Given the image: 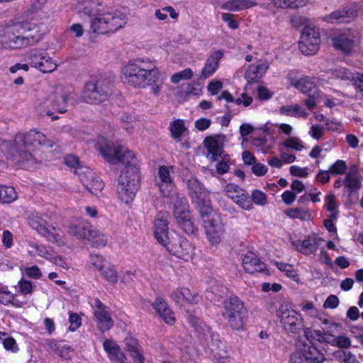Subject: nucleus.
Instances as JSON below:
<instances>
[{
    "instance_id": "nucleus-1",
    "label": "nucleus",
    "mask_w": 363,
    "mask_h": 363,
    "mask_svg": "<svg viewBox=\"0 0 363 363\" xmlns=\"http://www.w3.org/2000/svg\"><path fill=\"white\" fill-rule=\"evenodd\" d=\"M174 172V167L172 165H159L155 174V185L161 195L172 203L173 214L180 228L187 234H194L196 228L191 221L188 203L177 191Z\"/></svg>"
},
{
    "instance_id": "nucleus-2",
    "label": "nucleus",
    "mask_w": 363,
    "mask_h": 363,
    "mask_svg": "<svg viewBox=\"0 0 363 363\" xmlns=\"http://www.w3.org/2000/svg\"><path fill=\"white\" fill-rule=\"evenodd\" d=\"M122 81L134 88L150 86V93L159 96L166 77L155 63L148 58H137L125 63L121 69Z\"/></svg>"
},
{
    "instance_id": "nucleus-3",
    "label": "nucleus",
    "mask_w": 363,
    "mask_h": 363,
    "mask_svg": "<svg viewBox=\"0 0 363 363\" xmlns=\"http://www.w3.org/2000/svg\"><path fill=\"white\" fill-rule=\"evenodd\" d=\"M111 135H100L96 138L95 147L100 151L102 156L111 164L122 162L125 165L121 171L118 182H122L125 177V184L130 185L133 183V175L137 177V185H139L140 172L138 162L135 153L122 145H111Z\"/></svg>"
},
{
    "instance_id": "nucleus-4",
    "label": "nucleus",
    "mask_w": 363,
    "mask_h": 363,
    "mask_svg": "<svg viewBox=\"0 0 363 363\" xmlns=\"http://www.w3.org/2000/svg\"><path fill=\"white\" fill-rule=\"evenodd\" d=\"M45 33L43 23L16 18L5 27L1 43L7 50L23 49L38 43Z\"/></svg>"
},
{
    "instance_id": "nucleus-5",
    "label": "nucleus",
    "mask_w": 363,
    "mask_h": 363,
    "mask_svg": "<svg viewBox=\"0 0 363 363\" xmlns=\"http://www.w3.org/2000/svg\"><path fill=\"white\" fill-rule=\"evenodd\" d=\"M55 143V140L48 139L43 133L31 130L16 135L11 152L13 155V160L18 163L26 162L25 167H30V163H33L32 152L36 147H52Z\"/></svg>"
},
{
    "instance_id": "nucleus-6",
    "label": "nucleus",
    "mask_w": 363,
    "mask_h": 363,
    "mask_svg": "<svg viewBox=\"0 0 363 363\" xmlns=\"http://www.w3.org/2000/svg\"><path fill=\"white\" fill-rule=\"evenodd\" d=\"M201 216L203 220V228L206 239L210 245H219L225 233L224 225L219 214L212 207H203L201 208Z\"/></svg>"
},
{
    "instance_id": "nucleus-7",
    "label": "nucleus",
    "mask_w": 363,
    "mask_h": 363,
    "mask_svg": "<svg viewBox=\"0 0 363 363\" xmlns=\"http://www.w3.org/2000/svg\"><path fill=\"white\" fill-rule=\"evenodd\" d=\"M127 23L126 16L119 11L100 13L92 20L91 27L94 32L106 34L123 28Z\"/></svg>"
},
{
    "instance_id": "nucleus-8",
    "label": "nucleus",
    "mask_w": 363,
    "mask_h": 363,
    "mask_svg": "<svg viewBox=\"0 0 363 363\" xmlns=\"http://www.w3.org/2000/svg\"><path fill=\"white\" fill-rule=\"evenodd\" d=\"M30 226L48 241L57 245L66 243V236L58 226L49 224L41 216L33 215L29 220Z\"/></svg>"
},
{
    "instance_id": "nucleus-9",
    "label": "nucleus",
    "mask_w": 363,
    "mask_h": 363,
    "mask_svg": "<svg viewBox=\"0 0 363 363\" xmlns=\"http://www.w3.org/2000/svg\"><path fill=\"white\" fill-rule=\"evenodd\" d=\"M223 317L229 325L235 330L243 328L247 310L243 303L236 296L230 297L223 302Z\"/></svg>"
},
{
    "instance_id": "nucleus-10",
    "label": "nucleus",
    "mask_w": 363,
    "mask_h": 363,
    "mask_svg": "<svg viewBox=\"0 0 363 363\" xmlns=\"http://www.w3.org/2000/svg\"><path fill=\"white\" fill-rule=\"evenodd\" d=\"M277 315L284 330L289 333H298L304 327L301 315L294 310L287 301L281 303L277 311Z\"/></svg>"
},
{
    "instance_id": "nucleus-11",
    "label": "nucleus",
    "mask_w": 363,
    "mask_h": 363,
    "mask_svg": "<svg viewBox=\"0 0 363 363\" xmlns=\"http://www.w3.org/2000/svg\"><path fill=\"white\" fill-rule=\"evenodd\" d=\"M27 61L30 67L43 73H51L58 67L57 63L44 50L33 49L28 53Z\"/></svg>"
},
{
    "instance_id": "nucleus-12",
    "label": "nucleus",
    "mask_w": 363,
    "mask_h": 363,
    "mask_svg": "<svg viewBox=\"0 0 363 363\" xmlns=\"http://www.w3.org/2000/svg\"><path fill=\"white\" fill-rule=\"evenodd\" d=\"M320 43V32L317 27L306 26L303 28L298 48L305 55H314L319 50Z\"/></svg>"
},
{
    "instance_id": "nucleus-13",
    "label": "nucleus",
    "mask_w": 363,
    "mask_h": 363,
    "mask_svg": "<svg viewBox=\"0 0 363 363\" xmlns=\"http://www.w3.org/2000/svg\"><path fill=\"white\" fill-rule=\"evenodd\" d=\"M360 33L356 30H348L335 35L332 38L333 47L344 55H350L354 48L361 40Z\"/></svg>"
},
{
    "instance_id": "nucleus-14",
    "label": "nucleus",
    "mask_w": 363,
    "mask_h": 363,
    "mask_svg": "<svg viewBox=\"0 0 363 363\" xmlns=\"http://www.w3.org/2000/svg\"><path fill=\"white\" fill-rule=\"evenodd\" d=\"M111 84L105 80L86 84L82 97L87 103H97L104 101L111 93Z\"/></svg>"
},
{
    "instance_id": "nucleus-15",
    "label": "nucleus",
    "mask_w": 363,
    "mask_h": 363,
    "mask_svg": "<svg viewBox=\"0 0 363 363\" xmlns=\"http://www.w3.org/2000/svg\"><path fill=\"white\" fill-rule=\"evenodd\" d=\"M189 194L199 208L203 207H211L208 191L204 188L202 184L195 177H191L186 182Z\"/></svg>"
},
{
    "instance_id": "nucleus-16",
    "label": "nucleus",
    "mask_w": 363,
    "mask_h": 363,
    "mask_svg": "<svg viewBox=\"0 0 363 363\" xmlns=\"http://www.w3.org/2000/svg\"><path fill=\"white\" fill-rule=\"evenodd\" d=\"M91 264L96 269L100 275L111 284H116L118 282L119 274L116 270L113 264L99 255L91 256Z\"/></svg>"
},
{
    "instance_id": "nucleus-17",
    "label": "nucleus",
    "mask_w": 363,
    "mask_h": 363,
    "mask_svg": "<svg viewBox=\"0 0 363 363\" xmlns=\"http://www.w3.org/2000/svg\"><path fill=\"white\" fill-rule=\"evenodd\" d=\"M228 140L227 135L224 134H216L205 138L203 144L207 151V157L216 161L219 157L226 155L223 148Z\"/></svg>"
},
{
    "instance_id": "nucleus-18",
    "label": "nucleus",
    "mask_w": 363,
    "mask_h": 363,
    "mask_svg": "<svg viewBox=\"0 0 363 363\" xmlns=\"http://www.w3.org/2000/svg\"><path fill=\"white\" fill-rule=\"evenodd\" d=\"M166 248L169 252L185 261L192 259L194 255V247L182 237L173 238Z\"/></svg>"
},
{
    "instance_id": "nucleus-19",
    "label": "nucleus",
    "mask_w": 363,
    "mask_h": 363,
    "mask_svg": "<svg viewBox=\"0 0 363 363\" xmlns=\"http://www.w3.org/2000/svg\"><path fill=\"white\" fill-rule=\"evenodd\" d=\"M92 308L98 329L102 333L110 330L113 325V320L108 308L99 298L94 300Z\"/></svg>"
},
{
    "instance_id": "nucleus-20",
    "label": "nucleus",
    "mask_w": 363,
    "mask_h": 363,
    "mask_svg": "<svg viewBox=\"0 0 363 363\" xmlns=\"http://www.w3.org/2000/svg\"><path fill=\"white\" fill-rule=\"evenodd\" d=\"M46 0H36L26 11L24 17L19 18L24 21L37 22L43 23V31L47 32L46 23L48 21V13L43 11V7Z\"/></svg>"
},
{
    "instance_id": "nucleus-21",
    "label": "nucleus",
    "mask_w": 363,
    "mask_h": 363,
    "mask_svg": "<svg viewBox=\"0 0 363 363\" xmlns=\"http://www.w3.org/2000/svg\"><path fill=\"white\" fill-rule=\"evenodd\" d=\"M225 196L245 210H250L252 206L248 194L238 185L229 183L224 187Z\"/></svg>"
},
{
    "instance_id": "nucleus-22",
    "label": "nucleus",
    "mask_w": 363,
    "mask_h": 363,
    "mask_svg": "<svg viewBox=\"0 0 363 363\" xmlns=\"http://www.w3.org/2000/svg\"><path fill=\"white\" fill-rule=\"evenodd\" d=\"M169 215L166 212H160L156 217L154 223V235L159 243L167 247L171 242L168 231Z\"/></svg>"
},
{
    "instance_id": "nucleus-23",
    "label": "nucleus",
    "mask_w": 363,
    "mask_h": 363,
    "mask_svg": "<svg viewBox=\"0 0 363 363\" xmlns=\"http://www.w3.org/2000/svg\"><path fill=\"white\" fill-rule=\"evenodd\" d=\"M79 180L86 189L93 194L97 195L104 187V182L95 177L89 168H80L78 172Z\"/></svg>"
},
{
    "instance_id": "nucleus-24",
    "label": "nucleus",
    "mask_w": 363,
    "mask_h": 363,
    "mask_svg": "<svg viewBox=\"0 0 363 363\" xmlns=\"http://www.w3.org/2000/svg\"><path fill=\"white\" fill-rule=\"evenodd\" d=\"M296 350L301 354L306 363H322L324 355L315 346L298 340L296 342Z\"/></svg>"
},
{
    "instance_id": "nucleus-25",
    "label": "nucleus",
    "mask_w": 363,
    "mask_h": 363,
    "mask_svg": "<svg viewBox=\"0 0 363 363\" xmlns=\"http://www.w3.org/2000/svg\"><path fill=\"white\" fill-rule=\"evenodd\" d=\"M357 16V9L355 7H350L334 11L331 13L324 16L323 20L328 23H347Z\"/></svg>"
},
{
    "instance_id": "nucleus-26",
    "label": "nucleus",
    "mask_w": 363,
    "mask_h": 363,
    "mask_svg": "<svg viewBox=\"0 0 363 363\" xmlns=\"http://www.w3.org/2000/svg\"><path fill=\"white\" fill-rule=\"evenodd\" d=\"M294 74V72H290L287 75V79L293 86L301 93L308 95L316 92L317 79L315 77L305 76L298 79H296L293 77Z\"/></svg>"
},
{
    "instance_id": "nucleus-27",
    "label": "nucleus",
    "mask_w": 363,
    "mask_h": 363,
    "mask_svg": "<svg viewBox=\"0 0 363 363\" xmlns=\"http://www.w3.org/2000/svg\"><path fill=\"white\" fill-rule=\"evenodd\" d=\"M125 177H123L122 182H118L117 185V194L118 199L125 204L131 203L135 196L136 191L138 189L137 185V177L133 175V183L130 186L126 183L125 184Z\"/></svg>"
},
{
    "instance_id": "nucleus-28",
    "label": "nucleus",
    "mask_w": 363,
    "mask_h": 363,
    "mask_svg": "<svg viewBox=\"0 0 363 363\" xmlns=\"http://www.w3.org/2000/svg\"><path fill=\"white\" fill-rule=\"evenodd\" d=\"M223 56V53L220 50L211 52L201 69L200 79H206L211 77L217 71Z\"/></svg>"
},
{
    "instance_id": "nucleus-29",
    "label": "nucleus",
    "mask_w": 363,
    "mask_h": 363,
    "mask_svg": "<svg viewBox=\"0 0 363 363\" xmlns=\"http://www.w3.org/2000/svg\"><path fill=\"white\" fill-rule=\"evenodd\" d=\"M69 95V93L65 91L62 87H56L53 94L49 97L52 108L60 113H65L67 111Z\"/></svg>"
},
{
    "instance_id": "nucleus-30",
    "label": "nucleus",
    "mask_w": 363,
    "mask_h": 363,
    "mask_svg": "<svg viewBox=\"0 0 363 363\" xmlns=\"http://www.w3.org/2000/svg\"><path fill=\"white\" fill-rule=\"evenodd\" d=\"M27 252L28 254L31 257L40 256L41 257L49 259L52 262H54L55 264H58L64 268L67 267V264L61 258L53 257L48 248L44 245L30 242H28V249Z\"/></svg>"
},
{
    "instance_id": "nucleus-31",
    "label": "nucleus",
    "mask_w": 363,
    "mask_h": 363,
    "mask_svg": "<svg viewBox=\"0 0 363 363\" xmlns=\"http://www.w3.org/2000/svg\"><path fill=\"white\" fill-rule=\"evenodd\" d=\"M92 227L93 226L88 220L77 219L70 223L68 233L74 236L78 240H87Z\"/></svg>"
},
{
    "instance_id": "nucleus-32",
    "label": "nucleus",
    "mask_w": 363,
    "mask_h": 363,
    "mask_svg": "<svg viewBox=\"0 0 363 363\" xmlns=\"http://www.w3.org/2000/svg\"><path fill=\"white\" fill-rule=\"evenodd\" d=\"M323 241L320 238L308 237L303 240H294L292 245L301 253L311 255L317 251L318 246Z\"/></svg>"
},
{
    "instance_id": "nucleus-33",
    "label": "nucleus",
    "mask_w": 363,
    "mask_h": 363,
    "mask_svg": "<svg viewBox=\"0 0 363 363\" xmlns=\"http://www.w3.org/2000/svg\"><path fill=\"white\" fill-rule=\"evenodd\" d=\"M172 298L177 303L184 305L185 303L193 304L199 301L197 294L191 292L189 289L178 287L171 294Z\"/></svg>"
},
{
    "instance_id": "nucleus-34",
    "label": "nucleus",
    "mask_w": 363,
    "mask_h": 363,
    "mask_svg": "<svg viewBox=\"0 0 363 363\" xmlns=\"http://www.w3.org/2000/svg\"><path fill=\"white\" fill-rule=\"evenodd\" d=\"M103 347L111 361L118 363H127V358L125 354L113 340L108 339L104 340Z\"/></svg>"
},
{
    "instance_id": "nucleus-35",
    "label": "nucleus",
    "mask_w": 363,
    "mask_h": 363,
    "mask_svg": "<svg viewBox=\"0 0 363 363\" xmlns=\"http://www.w3.org/2000/svg\"><path fill=\"white\" fill-rule=\"evenodd\" d=\"M269 65L265 61L260 60L256 65H250L245 73V78L249 83L257 82L269 69Z\"/></svg>"
},
{
    "instance_id": "nucleus-36",
    "label": "nucleus",
    "mask_w": 363,
    "mask_h": 363,
    "mask_svg": "<svg viewBox=\"0 0 363 363\" xmlns=\"http://www.w3.org/2000/svg\"><path fill=\"white\" fill-rule=\"evenodd\" d=\"M242 266L245 270L250 274L263 272L266 268L265 264L262 262L253 252H247L244 256Z\"/></svg>"
},
{
    "instance_id": "nucleus-37",
    "label": "nucleus",
    "mask_w": 363,
    "mask_h": 363,
    "mask_svg": "<svg viewBox=\"0 0 363 363\" xmlns=\"http://www.w3.org/2000/svg\"><path fill=\"white\" fill-rule=\"evenodd\" d=\"M152 306L160 317L162 318L167 324L171 325L174 324L176 321L174 314L164 299L157 298L152 303Z\"/></svg>"
},
{
    "instance_id": "nucleus-38",
    "label": "nucleus",
    "mask_w": 363,
    "mask_h": 363,
    "mask_svg": "<svg viewBox=\"0 0 363 363\" xmlns=\"http://www.w3.org/2000/svg\"><path fill=\"white\" fill-rule=\"evenodd\" d=\"M256 5V3L250 0H229L222 4L223 9L237 11L247 9Z\"/></svg>"
},
{
    "instance_id": "nucleus-39",
    "label": "nucleus",
    "mask_w": 363,
    "mask_h": 363,
    "mask_svg": "<svg viewBox=\"0 0 363 363\" xmlns=\"http://www.w3.org/2000/svg\"><path fill=\"white\" fill-rule=\"evenodd\" d=\"M87 240L90 241L94 247H104L108 242V236L103 232L92 228Z\"/></svg>"
},
{
    "instance_id": "nucleus-40",
    "label": "nucleus",
    "mask_w": 363,
    "mask_h": 363,
    "mask_svg": "<svg viewBox=\"0 0 363 363\" xmlns=\"http://www.w3.org/2000/svg\"><path fill=\"white\" fill-rule=\"evenodd\" d=\"M168 16L176 21L178 20L179 13L171 6H164L155 11V16L159 21H166Z\"/></svg>"
},
{
    "instance_id": "nucleus-41",
    "label": "nucleus",
    "mask_w": 363,
    "mask_h": 363,
    "mask_svg": "<svg viewBox=\"0 0 363 363\" xmlns=\"http://www.w3.org/2000/svg\"><path fill=\"white\" fill-rule=\"evenodd\" d=\"M18 198L17 192L12 186L0 185V201L5 203H10Z\"/></svg>"
},
{
    "instance_id": "nucleus-42",
    "label": "nucleus",
    "mask_w": 363,
    "mask_h": 363,
    "mask_svg": "<svg viewBox=\"0 0 363 363\" xmlns=\"http://www.w3.org/2000/svg\"><path fill=\"white\" fill-rule=\"evenodd\" d=\"M15 294L8 290L7 286L0 287V303L4 306L13 305L21 307L23 304L19 301H14Z\"/></svg>"
},
{
    "instance_id": "nucleus-43",
    "label": "nucleus",
    "mask_w": 363,
    "mask_h": 363,
    "mask_svg": "<svg viewBox=\"0 0 363 363\" xmlns=\"http://www.w3.org/2000/svg\"><path fill=\"white\" fill-rule=\"evenodd\" d=\"M208 285L209 286L206 289V297L210 299L213 298V295L220 296L225 290V287L220 281L215 279H211L208 281Z\"/></svg>"
},
{
    "instance_id": "nucleus-44",
    "label": "nucleus",
    "mask_w": 363,
    "mask_h": 363,
    "mask_svg": "<svg viewBox=\"0 0 363 363\" xmlns=\"http://www.w3.org/2000/svg\"><path fill=\"white\" fill-rule=\"evenodd\" d=\"M333 359L340 363H359L351 352L340 350L333 353Z\"/></svg>"
},
{
    "instance_id": "nucleus-45",
    "label": "nucleus",
    "mask_w": 363,
    "mask_h": 363,
    "mask_svg": "<svg viewBox=\"0 0 363 363\" xmlns=\"http://www.w3.org/2000/svg\"><path fill=\"white\" fill-rule=\"evenodd\" d=\"M169 130L172 138L177 140H181L182 138L187 131L184 125V122L179 119L175 120L171 123Z\"/></svg>"
},
{
    "instance_id": "nucleus-46",
    "label": "nucleus",
    "mask_w": 363,
    "mask_h": 363,
    "mask_svg": "<svg viewBox=\"0 0 363 363\" xmlns=\"http://www.w3.org/2000/svg\"><path fill=\"white\" fill-rule=\"evenodd\" d=\"M0 342L3 344L4 349L7 351L13 353L19 351L16 340L6 333L3 332L0 334Z\"/></svg>"
},
{
    "instance_id": "nucleus-47",
    "label": "nucleus",
    "mask_w": 363,
    "mask_h": 363,
    "mask_svg": "<svg viewBox=\"0 0 363 363\" xmlns=\"http://www.w3.org/2000/svg\"><path fill=\"white\" fill-rule=\"evenodd\" d=\"M96 6V3L92 0H78L75 5V10L86 16H90Z\"/></svg>"
},
{
    "instance_id": "nucleus-48",
    "label": "nucleus",
    "mask_w": 363,
    "mask_h": 363,
    "mask_svg": "<svg viewBox=\"0 0 363 363\" xmlns=\"http://www.w3.org/2000/svg\"><path fill=\"white\" fill-rule=\"evenodd\" d=\"M330 74L335 79L341 80H352L354 79V74L346 67H337L330 69Z\"/></svg>"
},
{
    "instance_id": "nucleus-49",
    "label": "nucleus",
    "mask_w": 363,
    "mask_h": 363,
    "mask_svg": "<svg viewBox=\"0 0 363 363\" xmlns=\"http://www.w3.org/2000/svg\"><path fill=\"white\" fill-rule=\"evenodd\" d=\"M279 147L280 152V159L274 157V167L280 168L284 162L290 164L295 161L296 156L294 155L289 154L287 152L284 151L283 147L280 145Z\"/></svg>"
},
{
    "instance_id": "nucleus-50",
    "label": "nucleus",
    "mask_w": 363,
    "mask_h": 363,
    "mask_svg": "<svg viewBox=\"0 0 363 363\" xmlns=\"http://www.w3.org/2000/svg\"><path fill=\"white\" fill-rule=\"evenodd\" d=\"M308 0H274V6L277 8H298L306 6Z\"/></svg>"
},
{
    "instance_id": "nucleus-51",
    "label": "nucleus",
    "mask_w": 363,
    "mask_h": 363,
    "mask_svg": "<svg viewBox=\"0 0 363 363\" xmlns=\"http://www.w3.org/2000/svg\"><path fill=\"white\" fill-rule=\"evenodd\" d=\"M325 208L330 213V217L332 219H336L337 218V206L335 201V196L333 194H329L325 196Z\"/></svg>"
},
{
    "instance_id": "nucleus-52",
    "label": "nucleus",
    "mask_w": 363,
    "mask_h": 363,
    "mask_svg": "<svg viewBox=\"0 0 363 363\" xmlns=\"http://www.w3.org/2000/svg\"><path fill=\"white\" fill-rule=\"evenodd\" d=\"M194 77V71L191 68H186L173 74L170 77V82L173 84H177L181 81L191 79Z\"/></svg>"
},
{
    "instance_id": "nucleus-53",
    "label": "nucleus",
    "mask_w": 363,
    "mask_h": 363,
    "mask_svg": "<svg viewBox=\"0 0 363 363\" xmlns=\"http://www.w3.org/2000/svg\"><path fill=\"white\" fill-rule=\"evenodd\" d=\"M286 216L291 218H298L300 220H307L310 218L311 213L308 210L301 208H292L284 211Z\"/></svg>"
},
{
    "instance_id": "nucleus-54",
    "label": "nucleus",
    "mask_w": 363,
    "mask_h": 363,
    "mask_svg": "<svg viewBox=\"0 0 363 363\" xmlns=\"http://www.w3.org/2000/svg\"><path fill=\"white\" fill-rule=\"evenodd\" d=\"M221 159L216 165V172L218 174L223 175L229 171L230 165L232 164L228 155L219 157Z\"/></svg>"
},
{
    "instance_id": "nucleus-55",
    "label": "nucleus",
    "mask_w": 363,
    "mask_h": 363,
    "mask_svg": "<svg viewBox=\"0 0 363 363\" xmlns=\"http://www.w3.org/2000/svg\"><path fill=\"white\" fill-rule=\"evenodd\" d=\"M280 146L291 148L295 150L301 151L304 148L301 140L298 138H289L283 142Z\"/></svg>"
},
{
    "instance_id": "nucleus-56",
    "label": "nucleus",
    "mask_w": 363,
    "mask_h": 363,
    "mask_svg": "<svg viewBox=\"0 0 363 363\" xmlns=\"http://www.w3.org/2000/svg\"><path fill=\"white\" fill-rule=\"evenodd\" d=\"M274 264L277 266L278 269L284 273L286 276L291 278L296 276V273L292 265L280 262H276Z\"/></svg>"
},
{
    "instance_id": "nucleus-57",
    "label": "nucleus",
    "mask_w": 363,
    "mask_h": 363,
    "mask_svg": "<svg viewBox=\"0 0 363 363\" xmlns=\"http://www.w3.org/2000/svg\"><path fill=\"white\" fill-rule=\"evenodd\" d=\"M347 169V164L343 160H337L330 166L329 171L331 174H342Z\"/></svg>"
},
{
    "instance_id": "nucleus-58",
    "label": "nucleus",
    "mask_w": 363,
    "mask_h": 363,
    "mask_svg": "<svg viewBox=\"0 0 363 363\" xmlns=\"http://www.w3.org/2000/svg\"><path fill=\"white\" fill-rule=\"evenodd\" d=\"M291 25L295 28H304L306 26H311L308 24V19L302 16H294L290 20Z\"/></svg>"
},
{
    "instance_id": "nucleus-59",
    "label": "nucleus",
    "mask_w": 363,
    "mask_h": 363,
    "mask_svg": "<svg viewBox=\"0 0 363 363\" xmlns=\"http://www.w3.org/2000/svg\"><path fill=\"white\" fill-rule=\"evenodd\" d=\"M343 183L351 191L360 188V182L358 179V176H346Z\"/></svg>"
},
{
    "instance_id": "nucleus-60",
    "label": "nucleus",
    "mask_w": 363,
    "mask_h": 363,
    "mask_svg": "<svg viewBox=\"0 0 363 363\" xmlns=\"http://www.w3.org/2000/svg\"><path fill=\"white\" fill-rule=\"evenodd\" d=\"M301 308L303 312L311 317H318L319 315V311L312 302L307 301L303 303L301 305Z\"/></svg>"
},
{
    "instance_id": "nucleus-61",
    "label": "nucleus",
    "mask_w": 363,
    "mask_h": 363,
    "mask_svg": "<svg viewBox=\"0 0 363 363\" xmlns=\"http://www.w3.org/2000/svg\"><path fill=\"white\" fill-rule=\"evenodd\" d=\"M212 121L207 118H200L195 121L194 127L199 131H204L210 128Z\"/></svg>"
},
{
    "instance_id": "nucleus-62",
    "label": "nucleus",
    "mask_w": 363,
    "mask_h": 363,
    "mask_svg": "<svg viewBox=\"0 0 363 363\" xmlns=\"http://www.w3.org/2000/svg\"><path fill=\"white\" fill-rule=\"evenodd\" d=\"M351 345L352 341L349 337L345 335L337 336L335 347H337L340 349H347Z\"/></svg>"
},
{
    "instance_id": "nucleus-63",
    "label": "nucleus",
    "mask_w": 363,
    "mask_h": 363,
    "mask_svg": "<svg viewBox=\"0 0 363 363\" xmlns=\"http://www.w3.org/2000/svg\"><path fill=\"white\" fill-rule=\"evenodd\" d=\"M69 321L70 323L69 330L72 332L75 331L82 325L81 318L77 313H69Z\"/></svg>"
},
{
    "instance_id": "nucleus-64",
    "label": "nucleus",
    "mask_w": 363,
    "mask_h": 363,
    "mask_svg": "<svg viewBox=\"0 0 363 363\" xmlns=\"http://www.w3.org/2000/svg\"><path fill=\"white\" fill-rule=\"evenodd\" d=\"M222 88V82L216 79L211 80L207 85L208 91L213 96L216 95Z\"/></svg>"
}]
</instances>
